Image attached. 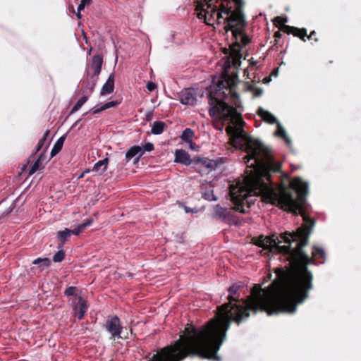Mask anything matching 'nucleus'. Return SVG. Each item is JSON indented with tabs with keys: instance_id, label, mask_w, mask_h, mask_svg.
<instances>
[{
	"instance_id": "obj_1",
	"label": "nucleus",
	"mask_w": 361,
	"mask_h": 361,
	"mask_svg": "<svg viewBox=\"0 0 361 361\" xmlns=\"http://www.w3.org/2000/svg\"><path fill=\"white\" fill-rule=\"evenodd\" d=\"M282 283L273 282L267 288L255 285L251 295L239 300V284L231 286L228 302L219 307L216 316L201 327L189 325L175 344L149 356V361H180L188 355L208 359H217L218 350L226 339L231 321L239 324L250 312L266 311L269 315L280 312L294 313L296 307L308 298L312 288V276L305 270L286 274L279 270Z\"/></svg>"
},
{
	"instance_id": "obj_2",
	"label": "nucleus",
	"mask_w": 361,
	"mask_h": 361,
	"mask_svg": "<svg viewBox=\"0 0 361 361\" xmlns=\"http://www.w3.org/2000/svg\"><path fill=\"white\" fill-rule=\"evenodd\" d=\"M238 82L236 75L226 76L224 87H228L231 102L235 108L226 104L227 98L224 91H219L215 101L212 99L209 114L216 118L218 114L219 120L227 123L226 131L229 136V142L233 147L242 149L247 153L244 161L247 164L246 176L239 184L236 191L232 192L234 209L216 205L214 207L213 218L230 223L234 210L247 213L256 197L261 196L264 202L276 204L282 209L291 211L299 209L298 202L293 198L288 190L283 186L274 187L271 183L270 173L280 170L281 164L276 161L271 153L261 142L249 137L244 130V121L236 108L240 106V101L234 87Z\"/></svg>"
},
{
	"instance_id": "obj_3",
	"label": "nucleus",
	"mask_w": 361,
	"mask_h": 361,
	"mask_svg": "<svg viewBox=\"0 0 361 361\" xmlns=\"http://www.w3.org/2000/svg\"><path fill=\"white\" fill-rule=\"evenodd\" d=\"M284 188L288 190L293 198L298 202L300 208L296 211H292V212L300 214L307 224L298 228L295 232H286L279 236L275 235L267 237L261 236L258 240L257 244L264 248L262 251L264 252L262 255H265L269 252L274 254L283 252L284 255H288L290 262L288 269L285 271L282 269H277L276 271L277 277L274 282L279 283H282L283 281L282 277L280 278L278 276L279 270L286 274H290L305 269L312 276L305 267L312 262V259L302 250V247L307 243L310 228L314 225L312 220L308 219L305 215L302 207L305 200V195L308 192V185L301 178H295L290 181V188L285 187ZM285 209L288 210V209ZM288 211L291 212L290 209Z\"/></svg>"
},
{
	"instance_id": "obj_4",
	"label": "nucleus",
	"mask_w": 361,
	"mask_h": 361,
	"mask_svg": "<svg viewBox=\"0 0 361 361\" xmlns=\"http://www.w3.org/2000/svg\"><path fill=\"white\" fill-rule=\"evenodd\" d=\"M102 63L103 59L101 56L95 55L93 56L90 67V69L92 71V74L88 78L87 81L84 82L85 88L89 90L90 94L94 91L98 76L101 73Z\"/></svg>"
},
{
	"instance_id": "obj_5",
	"label": "nucleus",
	"mask_w": 361,
	"mask_h": 361,
	"mask_svg": "<svg viewBox=\"0 0 361 361\" xmlns=\"http://www.w3.org/2000/svg\"><path fill=\"white\" fill-rule=\"evenodd\" d=\"M195 170L200 174H207L214 171L222 164L221 159H210L208 158H199L193 161Z\"/></svg>"
},
{
	"instance_id": "obj_6",
	"label": "nucleus",
	"mask_w": 361,
	"mask_h": 361,
	"mask_svg": "<svg viewBox=\"0 0 361 361\" xmlns=\"http://www.w3.org/2000/svg\"><path fill=\"white\" fill-rule=\"evenodd\" d=\"M197 90L193 88H187L179 93L178 99L182 104L194 106L197 104Z\"/></svg>"
},
{
	"instance_id": "obj_7",
	"label": "nucleus",
	"mask_w": 361,
	"mask_h": 361,
	"mask_svg": "<svg viewBox=\"0 0 361 361\" xmlns=\"http://www.w3.org/2000/svg\"><path fill=\"white\" fill-rule=\"evenodd\" d=\"M106 329L112 337L121 338L123 326H121L120 319L117 316L111 317L107 319Z\"/></svg>"
},
{
	"instance_id": "obj_8",
	"label": "nucleus",
	"mask_w": 361,
	"mask_h": 361,
	"mask_svg": "<svg viewBox=\"0 0 361 361\" xmlns=\"http://www.w3.org/2000/svg\"><path fill=\"white\" fill-rule=\"evenodd\" d=\"M143 155V150L141 146L133 145L132 146L126 154V161L128 162L133 159L134 164L139 161L140 158Z\"/></svg>"
},
{
	"instance_id": "obj_9",
	"label": "nucleus",
	"mask_w": 361,
	"mask_h": 361,
	"mask_svg": "<svg viewBox=\"0 0 361 361\" xmlns=\"http://www.w3.org/2000/svg\"><path fill=\"white\" fill-rule=\"evenodd\" d=\"M87 310L86 302L82 297H79L78 303L73 308L74 317L79 320L82 319Z\"/></svg>"
},
{
	"instance_id": "obj_10",
	"label": "nucleus",
	"mask_w": 361,
	"mask_h": 361,
	"mask_svg": "<svg viewBox=\"0 0 361 361\" xmlns=\"http://www.w3.org/2000/svg\"><path fill=\"white\" fill-rule=\"evenodd\" d=\"M174 161L185 166H188L193 163V161L190 159L189 154L183 149L176 150Z\"/></svg>"
},
{
	"instance_id": "obj_11",
	"label": "nucleus",
	"mask_w": 361,
	"mask_h": 361,
	"mask_svg": "<svg viewBox=\"0 0 361 361\" xmlns=\"http://www.w3.org/2000/svg\"><path fill=\"white\" fill-rule=\"evenodd\" d=\"M119 104H120V102L116 100L110 101V102H106L105 104L102 105L100 107H99L98 106H94L89 111V113H92L93 114H99V112L104 111L106 109H110L112 107H115L117 105H118ZM87 114H88V112L84 114L83 116H86Z\"/></svg>"
},
{
	"instance_id": "obj_12",
	"label": "nucleus",
	"mask_w": 361,
	"mask_h": 361,
	"mask_svg": "<svg viewBox=\"0 0 361 361\" xmlns=\"http://www.w3.org/2000/svg\"><path fill=\"white\" fill-rule=\"evenodd\" d=\"M114 90V74L111 73L109 76L106 82L103 85L100 94L101 95L109 94Z\"/></svg>"
},
{
	"instance_id": "obj_13",
	"label": "nucleus",
	"mask_w": 361,
	"mask_h": 361,
	"mask_svg": "<svg viewBox=\"0 0 361 361\" xmlns=\"http://www.w3.org/2000/svg\"><path fill=\"white\" fill-rule=\"evenodd\" d=\"M257 115L261 117L264 121L268 123L274 124L279 122L277 118L273 114L261 107L257 110Z\"/></svg>"
},
{
	"instance_id": "obj_14",
	"label": "nucleus",
	"mask_w": 361,
	"mask_h": 361,
	"mask_svg": "<svg viewBox=\"0 0 361 361\" xmlns=\"http://www.w3.org/2000/svg\"><path fill=\"white\" fill-rule=\"evenodd\" d=\"M108 163L109 159L106 157L99 160L94 164L92 171L96 172L97 174L101 175L104 173L107 169Z\"/></svg>"
},
{
	"instance_id": "obj_15",
	"label": "nucleus",
	"mask_w": 361,
	"mask_h": 361,
	"mask_svg": "<svg viewBox=\"0 0 361 361\" xmlns=\"http://www.w3.org/2000/svg\"><path fill=\"white\" fill-rule=\"evenodd\" d=\"M276 124H277V130L274 133V135L276 137H282L284 140V141L286 142V143L287 144V145L288 147H290L291 145V140L287 136L284 128L281 126V124L279 122L276 123Z\"/></svg>"
},
{
	"instance_id": "obj_16",
	"label": "nucleus",
	"mask_w": 361,
	"mask_h": 361,
	"mask_svg": "<svg viewBox=\"0 0 361 361\" xmlns=\"http://www.w3.org/2000/svg\"><path fill=\"white\" fill-rule=\"evenodd\" d=\"M32 264L38 266L39 271H42L50 266V260L47 257H39L32 261Z\"/></svg>"
},
{
	"instance_id": "obj_17",
	"label": "nucleus",
	"mask_w": 361,
	"mask_h": 361,
	"mask_svg": "<svg viewBox=\"0 0 361 361\" xmlns=\"http://www.w3.org/2000/svg\"><path fill=\"white\" fill-rule=\"evenodd\" d=\"M194 136V132L193 130L191 129V128H185L181 135H180V139L185 142H187L190 145V148H193L192 145V137Z\"/></svg>"
},
{
	"instance_id": "obj_18",
	"label": "nucleus",
	"mask_w": 361,
	"mask_h": 361,
	"mask_svg": "<svg viewBox=\"0 0 361 361\" xmlns=\"http://www.w3.org/2000/svg\"><path fill=\"white\" fill-rule=\"evenodd\" d=\"M65 140H66L65 135L60 137L57 140V141L55 142V144L54 145V146L51 149V151L50 153L51 157H54L61 150Z\"/></svg>"
},
{
	"instance_id": "obj_19",
	"label": "nucleus",
	"mask_w": 361,
	"mask_h": 361,
	"mask_svg": "<svg viewBox=\"0 0 361 361\" xmlns=\"http://www.w3.org/2000/svg\"><path fill=\"white\" fill-rule=\"evenodd\" d=\"M71 229L69 228H65L63 231H60L57 233V238L61 242V245L59 246V248L62 247L66 241V240L71 237Z\"/></svg>"
},
{
	"instance_id": "obj_20",
	"label": "nucleus",
	"mask_w": 361,
	"mask_h": 361,
	"mask_svg": "<svg viewBox=\"0 0 361 361\" xmlns=\"http://www.w3.org/2000/svg\"><path fill=\"white\" fill-rule=\"evenodd\" d=\"M93 223L92 219H87L84 223L78 225L75 229L71 230V234L75 235L81 233L86 227L90 226Z\"/></svg>"
},
{
	"instance_id": "obj_21",
	"label": "nucleus",
	"mask_w": 361,
	"mask_h": 361,
	"mask_svg": "<svg viewBox=\"0 0 361 361\" xmlns=\"http://www.w3.org/2000/svg\"><path fill=\"white\" fill-rule=\"evenodd\" d=\"M164 123L161 121L154 122L152 126V133L154 135H159L163 133Z\"/></svg>"
},
{
	"instance_id": "obj_22",
	"label": "nucleus",
	"mask_w": 361,
	"mask_h": 361,
	"mask_svg": "<svg viewBox=\"0 0 361 361\" xmlns=\"http://www.w3.org/2000/svg\"><path fill=\"white\" fill-rule=\"evenodd\" d=\"M88 97H89L86 95L82 96L81 98H80L76 102V104L72 108L71 114H73L78 111L82 106V105L87 101Z\"/></svg>"
},
{
	"instance_id": "obj_23",
	"label": "nucleus",
	"mask_w": 361,
	"mask_h": 361,
	"mask_svg": "<svg viewBox=\"0 0 361 361\" xmlns=\"http://www.w3.org/2000/svg\"><path fill=\"white\" fill-rule=\"evenodd\" d=\"M296 33L295 35L300 37L303 41H305V37H307L308 39L312 38L315 35V31H312L310 32L309 36L307 35V30L306 29H295Z\"/></svg>"
},
{
	"instance_id": "obj_24",
	"label": "nucleus",
	"mask_w": 361,
	"mask_h": 361,
	"mask_svg": "<svg viewBox=\"0 0 361 361\" xmlns=\"http://www.w3.org/2000/svg\"><path fill=\"white\" fill-rule=\"evenodd\" d=\"M312 256L314 259L321 257L325 259V252L324 250L319 247H314L312 251Z\"/></svg>"
},
{
	"instance_id": "obj_25",
	"label": "nucleus",
	"mask_w": 361,
	"mask_h": 361,
	"mask_svg": "<svg viewBox=\"0 0 361 361\" xmlns=\"http://www.w3.org/2000/svg\"><path fill=\"white\" fill-rule=\"evenodd\" d=\"M65 257V253L63 250H59L53 257V261L55 262H61Z\"/></svg>"
},
{
	"instance_id": "obj_26",
	"label": "nucleus",
	"mask_w": 361,
	"mask_h": 361,
	"mask_svg": "<svg viewBox=\"0 0 361 361\" xmlns=\"http://www.w3.org/2000/svg\"><path fill=\"white\" fill-rule=\"evenodd\" d=\"M49 131L47 130L43 136L39 139L37 145V151H39L44 145V142L47 140V136L49 135Z\"/></svg>"
},
{
	"instance_id": "obj_27",
	"label": "nucleus",
	"mask_w": 361,
	"mask_h": 361,
	"mask_svg": "<svg viewBox=\"0 0 361 361\" xmlns=\"http://www.w3.org/2000/svg\"><path fill=\"white\" fill-rule=\"evenodd\" d=\"M39 163H40V158H38L37 160L33 164V165L30 168V169L29 171L30 175L35 173L39 169Z\"/></svg>"
},
{
	"instance_id": "obj_28",
	"label": "nucleus",
	"mask_w": 361,
	"mask_h": 361,
	"mask_svg": "<svg viewBox=\"0 0 361 361\" xmlns=\"http://www.w3.org/2000/svg\"><path fill=\"white\" fill-rule=\"evenodd\" d=\"M92 0H81L78 6V11H81L85 6L90 5Z\"/></svg>"
},
{
	"instance_id": "obj_29",
	"label": "nucleus",
	"mask_w": 361,
	"mask_h": 361,
	"mask_svg": "<svg viewBox=\"0 0 361 361\" xmlns=\"http://www.w3.org/2000/svg\"><path fill=\"white\" fill-rule=\"evenodd\" d=\"M141 147L142 150H143V154L145 152H152L154 150V145L151 142H146Z\"/></svg>"
},
{
	"instance_id": "obj_30",
	"label": "nucleus",
	"mask_w": 361,
	"mask_h": 361,
	"mask_svg": "<svg viewBox=\"0 0 361 361\" xmlns=\"http://www.w3.org/2000/svg\"><path fill=\"white\" fill-rule=\"evenodd\" d=\"M287 22V19L286 18L278 16L274 18V23L279 25H283Z\"/></svg>"
},
{
	"instance_id": "obj_31",
	"label": "nucleus",
	"mask_w": 361,
	"mask_h": 361,
	"mask_svg": "<svg viewBox=\"0 0 361 361\" xmlns=\"http://www.w3.org/2000/svg\"><path fill=\"white\" fill-rule=\"evenodd\" d=\"M75 287L74 286H70L68 288L66 289L64 294L66 296H71L73 295L75 293Z\"/></svg>"
},
{
	"instance_id": "obj_32",
	"label": "nucleus",
	"mask_w": 361,
	"mask_h": 361,
	"mask_svg": "<svg viewBox=\"0 0 361 361\" xmlns=\"http://www.w3.org/2000/svg\"><path fill=\"white\" fill-rule=\"evenodd\" d=\"M204 197L206 200H209V201L216 200V198L212 192H205Z\"/></svg>"
},
{
	"instance_id": "obj_33",
	"label": "nucleus",
	"mask_w": 361,
	"mask_h": 361,
	"mask_svg": "<svg viewBox=\"0 0 361 361\" xmlns=\"http://www.w3.org/2000/svg\"><path fill=\"white\" fill-rule=\"evenodd\" d=\"M146 87L149 92H152L157 87V85L154 82L149 81L147 83Z\"/></svg>"
},
{
	"instance_id": "obj_34",
	"label": "nucleus",
	"mask_w": 361,
	"mask_h": 361,
	"mask_svg": "<svg viewBox=\"0 0 361 361\" xmlns=\"http://www.w3.org/2000/svg\"><path fill=\"white\" fill-rule=\"evenodd\" d=\"M262 92H263V91L262 89H256L254 92V95L255 97H259L262 94Z\"/></svg>"
},
{
	"instance_id": "obj_35",
	"label": "nucleus",
	"mask_w": 361,
	"mask_h": 361,
	"mask_svg": "<svg viewBox=\"0 0 361 361\" xmlns=\"http://www.w3.org/2000/svg\"><path fill=\"white\" fill-rule=\"evenodd\" d=\"M215 128H216V129H217V130H219L220 131H223V130H224V125H221L219 127H215Z\"/></svg>"
},
{
	"instance_id": "obj_36",
	"label": "nucleus",
	"mask_w": 361,
	"mask_h": 361,
	"mask_svg": "<svg viewBox=\"0 0 361 361\" xmlns=\"http://www.w3.org/2000/svg\"><path fill=\"white\" fill-rule=\"evenodd\" d=\"M80 12L81 11H77V13H76V16H77L78 18H79V19H80L81 17H82V15H81Z\"/></svg>"
},
{
	"instance_id": "obj_37",
	"label": "nucleus",
	"mask_w": 361,
	"mask_h": 361,
	"mask_svg": "<svg viewBox=\"0 0 361 361\" xmlns=\"http://www.w3.org/2000/svg\"><path fill=\"white\" fill-rule=\"evenodd\" d=\"M185 212H187V213L192 212V210L191 209L188 208V207H185Z\"/></svg>"
},
{
	"instance_id": "obj_38",
	"label": "nucleus",
	"mask_w": 361,
	"mask_h": 361,
	"mask_svg": "<svg viewBox=\"0 0 361 361\" xmlns=\"http://www.w3.org/2000/svg\"><path fill=\"white\" fill-rule=\"evenodd\" d=\"M81 120H82V118L78 119V120L75 122V123L74 124V126H77V125H78V124L81 121Z\"/></svg>"
}]
</instances>
